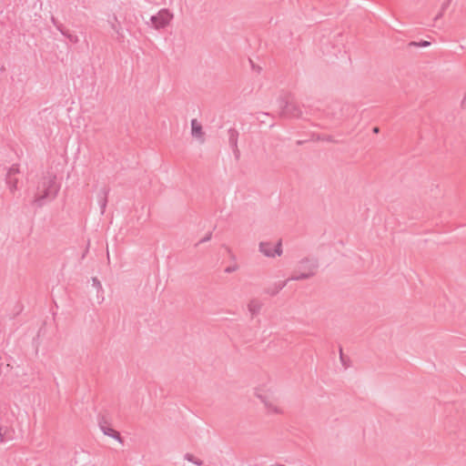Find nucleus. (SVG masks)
Here are the masks:
<instances>
[{"label": "nucleus", "mask_w": 466, "mask_h": 466, "mask_svg": "<svg viewBox=\"0 0 466 466\" xmlns=\"http://www.w3.org/2000/svg\"><path fill=\"white\" fill-rule=\"evenodd\" d=\"M259 252L269 258H275L281 257L283 254V244L282 239H268L260 241L258 244Z\"/></svg>", "instance_id": "1"}, {"label": "nucleus", "mask_w": 466, "mask_h": 466, "mask_svg": "<svg viewBox=\"0 0 466 466\" xmlns=\"http://www.w3.org/2000/svg\"><path fill=\"white\" fill-rule=\"evenodd\" d=\"M255 395L260 400L264 408L268 413L271 414H282L283 408L271 394L267 391H263L261 389H256Z\"/></svg>", "instance_id": "2"}, {"label": "nucleus", "mask_w": 466, "mask_h": 466, "mask_svg": "<svg viewBox=\"0 0 466 466\" xmlns=\"http://www.w3.org/2000/svg\"><path fill=\"white\" fill-rule=\"evenodd\" d=\"M174 15L168 9H161L156 15L151 16L152 26L160 29L167 26L173 20Z\"/></svg>", "instance_id": "3"}, {"label": "nucleus", "mask_w": 466, "mask_h": 466, "mask_svg": "<svg viewBox=\"0 0 466 466\" xmlns=\"http://www.w3.org/2000/svg\"><path fill=\"white\" fill-rule=\"evenodd\" d=\"M191 136L200 144L205 142V131L202 124L198 119L191 120Z\"/></svg>", "instance_id": "4"}, {"label": "nucleus", "mask_w": 466, "mask_h": 466, "mask_svg": "<svg viewBox=\"0 0 466 466\" xmlns=\"http://www.w3.org/2000/svg\"><path fill=\"white\" fill-rule=\"evenodd\" d=\"M99 428L105 436L114 439L119 444H123L124 441L118 431L115 430L113 427L106 423H100Z\"/></svg>", "instance_id": "5"}, {"label": "nucleus", "mask_w": 466, "mask_h": 466, "mask_svg": "<svg viewBox=\"0 0 466 466\" xmlns=\"http://www.w3.org/2000/svg\"><path fill=\"white\" fill-rule=\"evenodd\" d=\"M184 460L186 461H187L188 463H191L196 466H201L203 463L202 460L199 457L196 456L193 453H189V452L186 453L184 455Z\"/></svg>", "instance_id": "6"}, {"label": "nucleus", "mask_w": 466, "mask_h": 466, "mask_svg": "<svg viewBox=\"0 0 466 466\" xmlns=\"http://www.w3.org/2000/svg\"><path fill=\"white\" fill-rule=\"evenodd\" d=\"M58 191V186L53 182L48 192L46 194L47 197H54Z\"/></svg>", "instance_id": "7"}, {"label": "nucleus", "mask_w": 466, "mask_h": 466, "mask_svg": "<svg viewBox=\"0 0 466 466\" xmlns=\"http://www.w3.org/2000/svg\"><path fill=\"white\" fill-rule=\"evenodd\" d=\"M314 270H315V266L312 265L310 271L307 275H305V277L307 278V277L312 276L314 274Z\"/></svg>", "instance_id": "8"}]
</instances>
